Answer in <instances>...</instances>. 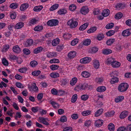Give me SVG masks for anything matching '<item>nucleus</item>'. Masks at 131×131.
Segmentation results:
<instances>
[{
  "instance_id": "obj_53",
  "label": "nucleus",
  "mask_w": 131,
  "mask_h": 131,
  "mask_svg": "<svg viewBox=\"0 0 131 131\" xmlns=\"http://www.w3.org/2000/svg\"><path fill=\"white\" fill-rule=\"evenodd\" d=\"M59 66L57 65L52 64L50 66L51 69L52 70H55L58 69Z\"/></svg>"
},
{
  "instance_id": "obj_45",
  "label": "nucleus",
  "mask_w": 131,
  "mask_h": 131,
  "mask_svg": "<svg viewBox=\"0 0 131 131\" xmlns=\"http://www.w3.org/2000/svg\"><path fill=\"white\" fill-rule=\"evenodd\" d=\"M91 111L89 110L84 111L82 113V114L83 116H86L90 114Z\"/></svg>"
},
{
  "instance_id": "obj_38",
  "label": "nucleus",
  "mask_w": 131,
  "mask_h": 131,
  "mask_svg": "<svg viewBox=\"0 0 131 131\" xmlns=\"http://www.w3.org/2000/svg\"><path fill=\"white\" fill-rule=\"evenodd\" d=\"M114 26V24L113 23H111L107 24L105 26V28L107 29L113 28Z\"/></svg>"
},
{
  "instance_id": "obj_35",
  "label": "nucleus",
  "mask_w": 131,
  "mask_h": 131,
  "mask_svg": "<svg viewBox=\"0 0 131 131\" xmlns=\"http://www.w3.org/2000/svg\"><path fill=\"white\" fill-rule=\"evenodd\" d=\"M114 59L112 57L108 58L107 60V64L109 65L111 64L112 65V63L114 61Z\"/></svg>"
},
{
  "instance_id": "obj_58",
  "label": "nucleus",
  "mask_w": 131,
  "mask_h": 131,
  "mask_svg": "<svg viewBox=\"0 0 131 131\" xmlns=\"http://www.w3.org/2000/svg\"><path fill=\"white\" fill-rule=\"evenodd\" d=\"M79 41L78 39H76L73 40L71 42V44L72 46L75 45Z\"/></svg>"
},
{
  "instance_id": "obj_43",
  "label": "nucleus",
  "mask_w": 131,
  "mask_h": 131,
  "mask_svg": "<svg viewBox=\"0 0 131 131\" xmlns=\"http://www.w3.org/2000/svg\"><path fill=\"white\" fill-rule=\"evenodd\" d=\"M115 31L113 30H111L108 31L106 33V35L108 36H111L114 34Z\"/></svg>"
},
{
  "instance_id": "obj_5",
  "label": "nucleus",
  "mask_w": 131,
  "mask_h": 131,
  "mask_svg": "<svg viewBox=\"0 0 131 131\" xmlns=\"http://www.w3.org/2000/svg\"><path fill=\"white\" fill-rule=\"evenodd\" d=\"M33 40L32 39H30L27 40L24 43V45L26 47H29L33 44Z\"/></svg>"
},
{
  "instance_id": "obj_11",
  "label": "nucleus",
  "mask_w": 131,
  "mask_h": 131,
  "mask_svg": "<svg viewBox=\"0 0 131 131\" xmlns=\"http://www.w3.org/2000/svg\"><path fill=\"white\" fill-rule=\"evenodd\" d=\"M13 50L14 52L16 53H19L21 51L20 48L18 45H16L13 47Z\"/></svg>"
},
{
  "instance_id": "obj_15",
  "label": "nucleus",
  "mask_w": 131,
  "mask_h": 131,
  "mask_svg": "<svg viewBox=\"0 0 131 131\" xmlns=\"http://www.w3.org/2000/svg\"><path fill=\"white\" fill-rule=\"evenodd\" d=\"M60 39L58 38L54 39L52 41V44L53 46H56L60 42Z\"/></svg>"
},
{
  "instance_id": "obj_17",
  "label": "nucleus",
  "mask_w": 131,
  "mask_h": 131,
  "mask_svg": "<svg viewBox=\"0 0 131 131\" xmlns=\"http://www.w3.org/2000/svg\"><path fill=\"white\" fill-rule=\"evenodd\" d=\"M28 4L27 3H24L22 4L20 7V9L22 11H24L28 7Z\"/></svg>"
},
{
  "instance_id": "obj_6",
  "label": "nucleus",
  "mask_w": 131,
  "mask_h": 131,
  "mask_svg": "<svg viewBox=\"0 0 131 131\" xmlns=\"http://www.w3.org/2000/svg\"><path fill=\"white\" fill-rule=\"evenodd\" d=\"M131 34V29H127L123 31L122 34L124 36H128Z\"/></svg>"
},
{
  "instance_id": "obj_7",
  "label": "nucleus",
  "mask_w": 131,
  "mask_h": 131,
  "mask_svg": "<svg viewBox=\"0 0 131 131\" xmlns=\"http://www.w3.org/2000/svg\"><path fill=\"white\" fill-rule=\"evenodd\" d=\"M89 9L87 7L83 6L81 9L80 12L82 14L85 15L89 12Z\"/></svg>"
},
{
  "instance_id": "obj_41",
  "label": "nucleus",
  "mask_w": 131,
  "mask_h": 131,
  "mask_svg": "<svg viewBox=\"0 0 131 131\" xmlns=\"http://www.w3.org/2000/svg\"><path fill=\"white\" fill-rule=\"evenodd\" d=\"M43 29V27L42 26H38L36 27L34 30L35 31H41Z\"/></svg>"
},
{
  "instance_id": "obj_31",
  "label": "nucleus",
  "mask_w": 131,
  "mask_h": 131,
  "mask_svg": "<svg viewBox=\"0 0 131 131\" xmlns=\"http://www.w3.org/2000/svg\"><path fill=\"white\" fill-rule=\"evenodd\" d=\"M67 11L66 10L64 9H60L57 12L58 14L60 15H63L66 14Z\"/></svg>"
},
{
  "instance_id": "obj_13",
  "label": "nucleus",
  "mask_w": 131,
  "mask_h": 131,
  "mask_svg": "<svg viewBox=\"0 0 131 131\" xmlns=\"http://www.w3.org/2000/svg\"><path fill=\"white\" fill-rule=\"evenodd\" d=\"M43 48L42 47H39L34 49L33 53L35 54H37L41 52Z\"/></svg>"
},
{
  "instance_id": "obj_8",
  "label": "nucleus",
  "mask_w": 131,
  "mask_h": 131,
  "mask_svg": "<svg viewBox=\"0 0 131 131\" xmlns=\"http://www.w3.org/2000/svg\"><path fill=\"white\" fill-rule=\"evenodd\" d=\"M115 112L113 110L108 111L105 113V115L106 117H108L113 116L115 114Z\"/></svg>"
},
{
  "instance_id": "obj_25",
  "label": "nucleus",
  "mask_w": 131,
  "mask_h": 131,
  "mask_svg": "<svg viewBox=\"0 0 131 131\" xmlns=\"http://www.w3.org/2000/svg\"><path fill=\"white\" fill-rule=\"evenodd\" d=\"M124 97L123 96H118L115 99V101L116 103L120 102L124 99Z\"/></svg>"
},
{
  "instance_id": "obj_59",
  "label": "nucleus",
  "mask_w": 131,
  "mask_h": 131,
  "mask_svg": "<svg viewBox=\"0 0 131 131\" xmlns=\"http://www.w3.org/2000/svg\"><path fill=\"white\" fill-rule=\"evenodd\" d=\"M104 37V35L102 34H99L97 37V39L99 40H101Z\"/></svg>"
},
{
  "instance_id": "obj_32",
  "label": "nucleus",
  "mask_w": 131,
  "mask_h": 131,
  "mask_svg": "<svg viewBox=\"0 0 131 131\" xmlns=\"http://www.w3.org/2000/svg\"><path fill=\"white\" fill-rule=\"evenodd\" d=\"M108 128L110 131H114L115 129V126L113 124L111 123L108 126Z\"/></svg>"
},
{
  "instance_id": "obj_16",
  "label": "nucleus",
  "mask_w": 131,
  "mask_h": 131,
  "mask_svg": "<svg viewBox=\"0 0 131 131\" xmlns=\"http://www.w3.org/2000/svg\"><path fill=\"white\" fill-rule=\"evenodd\" d=\"M110 13V11L108 9H104L102 13V15L104 17H107L109 15Z\"/></svg>"
},
{
  "instance_id": "obj_39",
  "label": "nucleus",
  "mask_w": 131,
  "mask_h": 131,
  "mask_svg": "<svg viewBox=\"0 0 131 131\" xmlns=\"http://www.w3.org/2000/svg\"><path fill=\"white\" fill-rule=\"evenodd\" d=\"M97 29L96 27H91L89 30L87 31V32L88 33H93Z\"/></svg>"
},
{
  "instance_id": "obj_9",
  "label": "nucleus",
  "mask_w": 131,
  "mask_h": 131,
  "mask_svg": "<svg viewBox=\"0 0 131 131\" xmlns=\"http://www.w3.org/2000/svg\"><path fill=\"white\" fill-rule=\"evenodd\" d=\"M39 120L40 122L43 123L46 125L48 126L49 125V123L46 121L47 118L42 117H39Z\"/></svg>"
},
{
  "instance_id": "obj_2",
  "label": "nucleus",
  "mask_w": 131,
  "mask_h": 131,
  "mask_svg": "<svg viewBox=\"0 0 131 131\" xmlns=\"http://www.w3.org/2000/svg\"><path fill=\"white\" fill-rule=\"evenodd\" d=\"M67 24L71 28H75L77 26L78 23L77 21L74 20V19L72 18L68 21Z\"/></svg>"
},
{
  "instance_id": "obj_37",
  "label": "nucleus",
  "mask_w": 131,
  "mask_h": 131,
  "mask_svg": "<svg viewBox=\"0 0 131 131\" xmlns=\"http://www.w3.org/2000/svg\"><path fill=\"white\" fill-rule=\"evenodd\" d=\"M77 81V79L76 77H74L72 78L70 81V84L71 85L73 86L75 85Z\"/></svg>"
},
{
  "instance_id": "obj_49",
  "label": "nucleus",
  "mask_w": 131,
  "mask_h": 131,
  "mask_svg": "<svg viewBox=\"0 0 131 131\" xmlns=\"http://www.w3.org/2000/svg\"><path fill=\"white\" fill-rule=\"evenodd\" d=\"M41 73V71L39 70L35 71L32 72V75L37 76L39 75Z\"/></svg>"
},
{
  "instance_id": "obj_23",
  "label": "nucleus",
  "mask_w": 131,
  "mask_h": 131,
  "mask_svg": "<svg viewBox=\"0 0 131 131\" xmlns=\"http://www.w3.org/2000/svg\"><path fill=\"white\" fill-rule=\"evenodd\" d=\"M121 65V63L118 62L116 61L115 59L113 63H112V66L114 68L119 67Z\"/></svg>"
},
{
  "instance_id": "obj_27",
  "label": "nucleus",
  "mask_w": 131,
  "mask_h": 131,
  "mask_svg": "<svg viewBox=\"0 0 131 131\" xmlns=\"http://www.w3.org/2000/svg\"><path fill=\"white\" fill-rule=\"evenodd\" d=\"M123 15V14L122 13H118L115 15L114 18L116 19H119L122 18Z\"/></svg>"
},
{
  "instance_id": "obj_50",
  "label": "nucleus",
  "mask_w": 131,
  "mask_h": 131,
  "mask_svg": "<svg viewBox=\"0 0 131 131\" xmlns=\"http://www.w3.org/2000/svg\"><path fill=\"white\" fill-rule=\"evenodd\" d=\"M38 64L37 62L35 61H32L30 63V64L32 67H35Z\"/></svg>"
},
{
  "instance_id": "obj_56",
  "label": "nucleus",
  "mask_w": 131,
  "mask_h": 131,
  "mask_svg": "<svg viewBox=\"0 0 131 131\" xmlns=\"http://www.w3.org/2000/svg\"><path fill=\"white\" fill-rule=\"evenodd\" d=\"M60 62L59 60L57 59H53L50 60V62L51 63H59Z\"/></svg>"
},
{
  "instance_id": "obj_22",
  "label": "nucleus",
  "mask_w": 131,
  "mask_h": 131,
  "mask_svg": "<svg viewBox=\"0 0 131 131\" xmlns=\"http://www.w3.org/2000/svg\"><path fill=\"white\" fill-rule=\"evenodd\" d=\"M93 64L94 68L96 69H98L100 66V64L98 60H93Z\"/></svg>"
},
{
  "instance_id": "obj_33",
  "label": "nucleus",
  "mask_w": 131,
  "mask_h": 131,
  "mask_svg": "<svg viewBox=\"0 0 131 131\" xmlns=\"http://www.w3.org/2000/svg\"><path fill=\"white\" fill-rule=\"evenodd\" d=\"M91 42V40L90 39H87L83 41V44L86 46L90 45Z\"/></svg>"
},
{
  "instance_id": "obj_14",
  "label": "nucleus",
  "mask_w": 131,
  "mask_h": 131,
  "mask_svg": "<svg viewBox=\"0 0 131 131\" xmlns=\"http://www.w3.org/2000/svg\"><path fill=\"white\" fill-rule=\"evenodd\" d=\"M24 23L22 22H20L17 24L15 26V28L17 29L21 28L24 26Z\"/></svg>"
},
{
  "instance_id": "obj_10",
  "label": "nucleus",
  "mask_w": 131,
  "mask_h": 131,
  "mask_svg": "<svg viewBox=\"0 0 131 131\" xmlns=\"http://www.w3.org/2000/svg\"><path fill=\"white\" fill-rule=\"evenodd\" d=\"M103 121L101 119H98L95 122V125L97 127H99L101 126L103 123Z\"/></svg>"
},
{
  "instance_id": "obj_12",
  "label": "nucleus",
  "mask_w": 131,
  "mask_h": 131,
  "mask_svg": "<svg viewBox=\"0 0 131 131\" xmlns=\"http://www.w3.org/2000/svg\"><path fill=\"white\" fill-rule=\"evenodd\" d=\"M128 114V112L127 111H124L121 114L119 117L120 118L122 119L126 117Z\"/></svg>"
},
{
  "instance_id": "obj_24",
  "label": "nucleus",
  "mask_w": 131,
  "mask_h": 131,
  "mask_svg": "<svg viewBox=\"0 0 131 131\" xmlns=\"http://www.w3.org/2000/svg\"><path fill=\"white\" fill-rule=\"evenodd\" d=\"M50 103L54 109H57L59 108V105L57 103L53 101H51Z\"/></svg>"
},
{
  "instance_id": "obj_47",
  "label": "nucleus",
  "mask_w": 131,
  "mask_h": 131,
  "mask_svg": "<svg viewBox=\"0 0 131 131\" xmlns=\"http://www.w3.org/2000/svg\"><path fill=\"white\" fill-rule=\"evenodd\" d=\"M23 52L24 54L26 55H29L30 53V50L27 48H24L23 50Z\"/></svg>"
},
{
  "instance_id": "obj_34",
  "label": "nucleus",
  "mask_w": 131,
  "mask_h": 131,
  "mask_svg": "<svg viewBox=\"0 0 131 131\" xmlns=\"http://www.w3.org/2000/svg\"><path fill=\"white\" fill-rule=\"evenodd\" d=\"M103 111V109H102L98 110L95 112V116L96 117H97L100 116V115L102 114Z\"/></svg>"
},
{
  "instance_id": "obj_3",
  "label": "nucleus",
  "mask_w": 131,
  "mask_h": 131,
  "mask_svg": "<svg viewBox=\"0 0 131 131\" xmlns=\"http://www.w3.org/2000/svg\"><path fill=\"white\" fill-rule=\"evenodd\" d=\"M91 60L90 58L85 57L81 59L80 61V62L82 63H89Z\"/></svg>"
},
{
  "instance_id": "obj_1",
  "label": "nucleus",
  "mask_w": 131,
  "mask_h": 131,
  "mask_svg": "<svg viewBox=\"0 0 131 131\" xmlns=\"http://www.w3.org/2000/svg\"><path fill=\"white\" fill-rule=\"evenodd\" d=\"M129 85L127 83H122L120 84L118 87V90L121 92L126 91L128 89Z\"/></svg>"
},
{
  "instance_id": "obj_42",
  "label": "nucleus",
  "mask_w": 131,
  "mask_h": 131,
  "mask_svg": "<svg viewBox=\"0 0 131 131\" xmlns=\"http://www.w3.org/2000/svg\"><path fill=\"white\" fill-rule=\"evenodd\" d=\"M115 39H110L107 41L106 44L108 45H110L115 42Z\"/></svg>"
},
{
  "instance_id": "obj_62",
  "label": "nucleus",
  "mask_w": 131,
  "mask_h": 131,
  "mask_svg": "<svg viewBox=\"0 0 131 131\" xmlns=\"http://www.w3.org/2000/svg\"><path fill=\"white\" fill-rule=\"evenodd\" d=\"M53 26H56L58 25L59 23V21L57 19H52Z\"/></svg>"
},
{
  "instance_id": "obj_19",
  "label": "nucleus",
  "mask_w": 131,
  "mask_h": 131,
  "mask_svg": "<svg viewBox=\"0 0 131 131\" xmlns=\"http://www.w3.org/2000/svg\"><path fill=\"white\" fill-rule=\"evenodd\" d=\"M76 55V52L74 51H72L69 52L68 53V56L69 58L71 59L75 57Z\"/></svg>"
},
{
  "instance_id": "obj_30",
  "label": "nucleus",
  "mask_w": 131,
  "mask_h": 131,
  "mask_svg": "<svg viewBox=\"0 0 131 131\" xmlns=\"http://www.w3.org/2000/svg\"><path fill=\"white\" fill-rule=\"evenodd\" d=\"M50 76L52 78H56L59 77V74L57 72L52 73L50 74Z\"/></svg>"
},
{
  "instance_id": "obj_64",
  "label": "nucleus",
  "mask_w": 131,
  "mask_h": 131,
  "mask_svg": "<svg viewBox=\"0 0 131 131\" xmlns=\"http://www.w3.org/2000/svg\"><path fill=\"white\" fill-rule=\"evenodd\" d=\"M72 128L71 127H68L65 128L63 131H72Z\"/></svg>"
},
{
  "instance_id": "obj_44",
  "label": "nucleus",
  "mask_w": 131,
  "mask_h": 131,
  "mask_svg": "<svg viewBox=\"0 0 131 131\" xmlns=\"http://www.w3.org/2000/svg\"><path fill=\"white\" fill-rule=\"evenodd\" d=\"M77 99V94H75L73 95L71 99V102L72 103L75 102Z\"/></svg>"
},
{
  "instance_id": "obj_61",
  "label": "nucleus",
  "mask_w": 131,
  "mask_h": 131,
  "mask_svg": "<svg viewBox=\"0 0 131 131\" xmlns=\"http://www.w3.org/2000/svg\"><path fill=\"white\" fill-rule=\"evenodd\" d=\"M51 92L52 94L53 95H58V91H57V90L54 88L52 89L51 90Z\"/></svg>"
},
{
  "instance_id": "obj_48",
  "label": "nucleus",
  "mask_w": 131,
  "mask_h": 131,
  "mask_svg": "<svg viewBox=\"0 0 131 131\" xmlns=\"http://www.w3.org/2000/svg\"><path fill=\"white\" fill-rule=\"evenodd\" d=\"M63 37L64 39H70L71 37V35L68 33L64 34Z\"/></svg>"
},
{
  "instance_id": "obj_40",
  "label": "nucleus",
  "mask_w": 131,
  "mask_h": 131,
  "mask_svg": "<svg viewBox=\"0 0 131 131\" xmlns=\"http://www.w3.org/2000/svg\"><path fill=\"white\" fill-rule=\"evenodd\" d=\"M18 6V5L17 3H13L10 5L9 7L12 9H15Z\"/></svg>"
},
{
  "instance_id": "obj_51",
  "label": "nucleus",
  "mask_w": 131,
  "mask_h": 131,
  "mask_svg": "<svg viewBox=\"0 0 131 131\" xmlns=\"http://www.w3.org/2000/svg\"><path fill=\"white\" fill-rule=\"evenodd\" d=\"M98 50V49L97 47H94L90 50V52L92 53H94L97 52Z\"/></svg>"
},
{
  "instance_id": "obj_46",
  "label": "nucleus",
  "mask_w": 131,
  "mask_h": 131,
  "mask_svg": "<svg viewBox=\"0 0 131 131\" xmlns=\"http://www.w3.org/2000/svg\"><path fill=\"white\" fill-rule=\"evenodd\" d=\"M9 46L8 45H6L4 46L2 50V51L6 52L9 49Z\"/></svg>"
},
{
  "instance_id": "obj_21",
  "label": "nucleus",
  "mask_w": 131,
  "mask_h": 131,
  "mask_svg": "<svg viewBox=\"0 0 131 131\" xmlns=\"http://www.w3.org/2000/svg\"><path fill=\"white\" fill-rule=\"evenodd\" d=\"M106 90V87L103 86H100L98 87L96 89L97 91L99 92H103Z\"/></svg>"
},
{
  "instance_id": "obj_57",
  "label": "nucleus",
  "mask_w": 131,
  "mask_h": 131,
  "mask_svg": "<svg viewBox=\"0 0 131 131\" xmlns=\"http://www.w3.org/2000/svg\"><path fill=\"white\" fill-rule=\"evenodd\" d=\"M2 63L5 66H8V63L6 59L4 58H3L2 59Z\"/></svg>"
},
{
  "instance_id": "obj_18",
  "label": "nucleus",
  "mask_w": 131,
  "mask_h": 131,
  "mask_svg": "<svg viewBox=\"0 0 131 131\" xmlns=\"http://www.w3.org/2000/svg\"><path fill=\"white\" fill-rule=\"evenodd\" d=\"M119 81V79L116 77H112L111 80L110 82L111 84H114L117 83Z\"/></svg>"
},
{
  "instance_id": "obj_63",
  "label": "nucleus",
  "mask_w": 131,
  "mask_h": 131,
  "mask_svg": "<svg viewBox=\"0 0 131 131\" xmlns=\"http://www.w3.org/2000/svg\"><path fill=\"white\" fill-rule=\"evenodd\" d=\"M36 84L35 83H34L32 84V86L33 87V90L34 91H38V87L36 86Z\"/></svg>"
},
{
  "instance_id": "obj_60",
  "label": "nucleus",
  "mask_w": 131,
  "mask_h": 131,
  "mask_svg": "<svg viewBox=\"0 0 131 131\" xmlns=\"http://www.w3.org/2000/svg\"><path fill=\"white\" fill-rule=\"evenodd\" d=\"M66 93L64 91L62 90H59L58 91V95L61 96L65 95Z\"/></svg>"
},
{
  "instance_id": "obj_26",
  "label": "nucleus",
  "mask_w": 131,
  "mask_h": 131,
  "mask_svg": "<svg viewBox=\"0 0 131 131\" xmlns=\"http://www.w3.org/2000/svg\"><path fill=\"white\" fill-rule=\"evenodd\" d=\"M82 76L85 78H88L90 76V73L86 71H83L81 73Z\"/></svg>"
},
{
  "instance_id": "obj_52",
  "label": "nucleus",
  "mask_w": 131,
  "mask_h": 131,
  "mask_svg": "<svg viewBox=\"0 0 131 131\" xmlns=\"http://www.w3.org/2000/svg\"><path fill=\"white\" fill-rule=\"evenodd\" d=\"M60 122H66L67 121V117L65 115L61 116L60 118Z\"/></svg>"
},
{
  "instance_id": "obj_4",
  "label": "nucleus",
  "mask_w": 131,
  "mask_h": 131,
  "mask_svg": "<svg viewBox=\"0 0 131 131\" xmlns=\"http://www.w3.org/2000/svg\"><path fill=\"white\" fill-rule=\"evenodd\" d=\"M126 6V4L124 3H118L116 4L115 7L117 9L121 10L124 9Z\"/></svg>"
},
{
  "instance_id": "obj_28",
  "label": "nucleus",
  "mask_w": 131,
  "mask_h": 131,
  "mask_svg": "<svg viewBox=\"0 0 131 131\" xmlns=\"http://www.w3.org/2000/svg\"><path fill=\"white\" fill-rule=\"evenodd\" d=\"M112 52V51L111 50L107 49H105L102 51L103 53L105 54H108Z\"/></svg>"
},
{
  "instance_id": "obj_36",
  "label": "nucleus",
  "mask_w": 131,
  "mask_h": 131,
  "mask_svg": "<svg viewBox=\"0 0 131 131\" xmlns=\"http://www.w3.org/2000/svg\"><path fill=\"white\" fill-rule=\"evenodd\" d=\"M43 8L42 6H36L34 7V10L35 12H38L41 10Z\"/></svg>"
},
{
  "instance_id": "obj_54",
  "label": "nucleus",
  "mask_w": 131,
  "mask_h": 131,
  "mask_svg": "<svg viewBox=\"0 0 131 131\" xmlns=\"http://www.w3.org/2000/svg\"><path fill=\"white\" fill-rule=\"evenodd\" d=\"M89 96L87 95H83L81 96V99L83 101H86L89 98Z\"/></svg>"
},
{
  "instance_id": "obj_20",
  "label": "nucleus",
  "mask_w": 131,
  "mask_h": 131,
  "mask_svg": "<svg viewBox=\"0 0 131 131\" xmlns=\"http://www.w3.org/2000/svg\"><path fill=\"white\" fill-rule=\"evenodd\" d=\"M88 25V23H85L81 25L79 27V29L80 30H83L86 28Z\"/></svg>"
},
{
  "instance_id": "obj_29",
  "label": "nucleus",
  "mask_w": 131,
  "mask_h": 131,
  "mask_svg": "<svg viewBox=\"0 0 131 131\" xmlns=\"http://www.w3.org/2000/svg\"><path fill=\"white\" fill-rule=\"evenodd\" d=\"M59 5L58 4H55L52 6L50 8V11H52L56 9L59 7Z\"/></svg>"
},
{
  "instance_id": "obj_55",
  "label": "nucleus",
  "mask_w": 131,
  "mask_h": 131,
  "mask_svg": "<svg viewBox=\"0 0 131 131\" xmlns=\"http://www.w3.org/2000/svg\"><path fill=\"white\" fill-rule=\"evenodd\" d=\"M76 8V6L74 4H72L69 7V9L71 11L74 10Z\"/></svg>"
}]
</instances>
